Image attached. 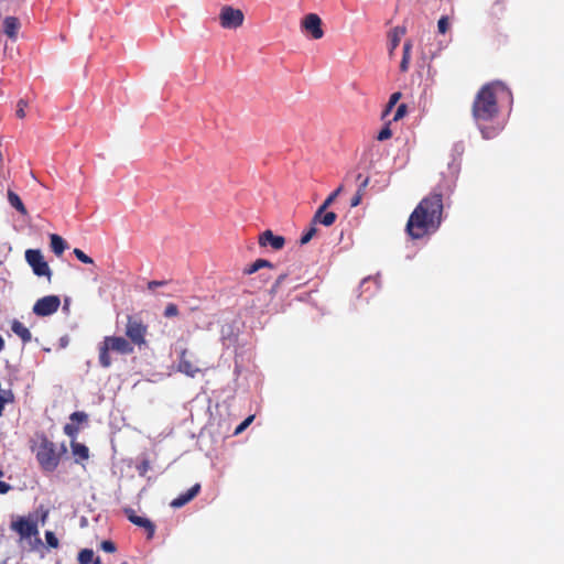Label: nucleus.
I'll list each match as a JSON object with an SVG mask.
<instances>
[{"label": "nucleus", "instance_id": "1", "mask_svg": "<svg viewBox=\"0 0 564 564\" xmlns=\"http://www.w3.org/2000/svg\"><path fill=\"white\" fill-rule=\"evenodd\" d=\"M443 195L433 192L424 197L411 213L405 232L413 239H422L438 230L443 220Z\"/></svg>", "mask_w": 564, "mask_h": 564}, {"label": "nucleus", "instance_id": "2", "mask_svg": "<svg viewBox=\"0 0 564 564\" xmlns=\"http://www.w3.org/2000/svg\"><path fill=\"white\" fill-rule=\"evenodd\" d=\"M506 91L507 88L502 83L491 82L481 86L475 96L471 106V115L480 127L481 134L485 139L494 138L496 132L492 129L482 128L481 124L492 121L498 116V97Z\"/></svg>", "mask_w": 564, "mask_h": 564}, {"label": "nucleus", "instance_id": "3", "mask_svg": "<svg viewBox=\"0 0 564 564\" xmlns=\"http://www.w3.org/2000/svg\"><path fill=\"white\" fill-rule=\"evenodd\" d=\"M99 364L102 368H109L112 364L110 351L120 355H131L134 351L133 345L121 336H106L99 345Z\"/></svg>", "mask_w": 564, "mask_h": 564}, {"label": "nucleus", "instance_id": "4", "mask_svg": "<svg viewBox=\"0 0 564 564\" xmlns=\"http://www.w3.org/2000/svg\"><path fill=\"white\" fill-rule=\"evenodd\" d=\"M66 453V447L63 444L61 448L51 442L48 438L43 437L36 448V459L39 465L44 471H54L61 460V456Z\"/></svg>", "mask_w": 564, "mask_h": 564}, {"label": "nucleus", "instance_id": "5", "mask_svg": "<svg viewBox=\"0 0 564 564\" xmlns=\"http://www.w3.org/2000/svg\"><path fill=\"white\" fill-rule=\"evenodd\" d=\"M124 334L132 345L142 347L147 345L148 325L140 317L128 315Z\"/></svg>", "mask_w": 564, "mask_h": 564}, {"label": "nucleus", "instance_id": "6", "mask_svg": "<svg viewBox=\"0 0 564 564\" xmlns=\"http://www.w3.org/2000/svg\"><path fill=\"white\" fill-rule=\"evenodd\" d=\"M243 12L230 6H224L219 12L220 25L228 30H236L243 23Z\"/></svg>", "mask_w": 564, "mask_h": 564}, {"label": "nucleus", "instance_id": "7", "mask_svg": "<svg viewBox=\"0 0 564 564\" xmlns=\"http://www.w3.org/2000/svg\"><path fill=\"white\" fill-rule=\"evenodd\" d=\"M25 260L32 268L35 275L47 276L48 279L51 278V269L39 249L26 250Z\"/></svg>", "mask_w": 564, "mask_h": 564}, {"label": "nucleus", "instance_id": "8", "mask_svg": "<svg viewBox=\"0 0 564 564\" xmlns=\"http://www.w3.org/2000/svg\"><path fill=\"white\" fill-rule=\"evenodd\" d=\"M59 305L61 300L57 295H46L34 303L32 311L36 316L45 317L56 313Z\"/></svg>", "mask_w": 564, "mask_h": 564}, {"label": "nucleus", "instance_id": "9", "mask_svg": "<svg viewBox=\"0 0 564 564\" xmlns=\"http://www.w3.org/2000/svg\"><path fill=\"white\" fill-rule=\"evenodd\" d=\"M128 520L137 527L144 529L147 532V538L150 540L154 536L155 533V524L148 518L138 516L135 511L131 508H126L123 510Z\"/></svg>", "mask_w": 564, "mask_h": 564}, {"label": "nucleus", "instance_id": "10", "mask_svg": "<svg viewBox=\"0 0 564 564\" xmlns=\"http://www.w3.org/2000/svg\"><path fill=\"white\" fill-rule=\"evenodd\" d=\"M11 529L15 531L22 539L31 538L37 534V523L33 520L19 518L17 521L11 523Z\"/></svg>", "mask_w": 564, "mask_h": 564}, {"label": "nucleus", "instance_id": "11", "mask_svg": "<svg viewBox=\"0 0 564 564\" xmlns=\"http://www.w3.org/2000/svg\"><path fill=\"white\" fill-rule=\"evenodd\" d=\"M301 29L311 35H323L325 31L322 19L315 13H308L302 19Z\"/></svg>", "mask_w": 564, "mask_h": 564}, {"label": "nucleus", "instance_id": "12", "mask_svg": "<svg viewBox=\"0 0 564 564\" xmlns=\"http://www.w3.org/2000/svg\"><path fill=\"white\" fill-rule=\"evenodd\" d=\"M258 242L260 247L270 246L273 250H281L285 246V238L283 236L274 235L272 230L267 229L259 235Z\"/></svg>", "mask_w": 564, "mask_h": 564}, {"label": "nucleus", "instance_id": "13", "mask_svg": "<svg viewBox=\"0 0 564 564\" xmlns=\"http://www.w3.org/2000/svg\"><path fill=\"white\" fill-rule=\"evenodd\" d=\"M187 348L181 349L178 356L177 370L186 375L187 377L194 378L198 372H200V368L197 367L192 360H189L187 358Z\"/></svg>", "mask_w": 564, "mask_h": 564}, {"label": "nucleus", "instance_id": "14", "mask_svg": "<svg viewBox=\"0 0 564 564\" xmlns=\"http://www.w3.org/2000/svg\"><path fill=\"white\" fill-rule=\"evenodd\" d=\"M328 207L321 205L315 212L312 223L313 225H323L325 227L332 226L336 219L337 215L334 212H327Z\"/></svg>", "mask_w": 564, "mask_h": 564}, {"label": "nucleus", "instance_id": "15", "mask_svg": "<svg viewBox=\"0 0 564 564\" xmlns=\"http://www.w3.org/2000/svg\"><path fill=\"white\" fill-rule=\"evenodd\" d=\"M199 491H200V485L195 484L186 492L181 494L177 498L172 500L171 507L181 508V507L185 506L191 500H193L199 494Z\"/></svg>", "mask_w": 564, "mask_h": 564}, {"label": "nucleus", "instance_id": "16", "mask_svg": "<svg viewBox=\"0 0 564 564\" xmlns=\"http://www.w3.org/2000/svg\"><path fill=\"white\" fill-rule=\"evenodd\" d=\"M11 330L21 338L23 344H28L32 340V334L28 327H25L20 321L13 319L11 322Z\"/></svg>", "mask_w": 564, "mask_h": 564}, {"label": "nucleus", "instance_id": "17", "mask_svg": "<svg viewBox=\"0 0 564 564\" xmlns=\"http://www.w3.org/2000/svg\"><path fill=\"white\" fill-rule=\"evenodd\" d=\"M73 455L76 457V463L87 460L89 458V449L86 445L73 441L70 443Z\"/></svg>", "mask_w": 564, "mask_h": 564}, {"label": "nucleus", "instance_id": "18", "mask_svg": "<svg viewBox=\"0 0 564 564\" xmlns=\"http://www.w3.org/2000/svg\"><path fill=\"white\" fill-rule=\"evenodd\" d=\"M51 248L56 256H61L64 252V250L66 249V242L61 236H58L56 234H52L51 235Z\"/></svg>", "mask_w": 564, "mask_h": 564}, {"label": "nucleus", "instance_id": "19", "mask_svg": "<svg viewBox=\"0 0 564 564\" xmlns=\"http://www.w3.org/2000/svg\"><path fill=\"white\" fill-rule=\"evenodd\" d=\"M6 35H14L20 29V21L14 17H8L3 23Z\"/></svg>", "mask_w": 564, "mask_h": 564}, {"label": "nucleus", "instance_id": "20", "mask_svg": "<svg viewBox=\"0 0 564 564\" xmlns=\"http://www.w3.org/2000/svg\"><path fill=\"white\" fill-rule=\"evenodd\" d=\"M411 50H412V42L406 41L403 44V56L402 61L400 63V69L401 72H406L409 69V64L411 59Z\"/></svg>", "mask_w": 564, "mask_h": 564}, {"label": "nucleus", "instance_id": "21", "mask_svg": "<svg viewBox=\"0 0 564 564\" xmlns=\"http://www.w3.org/2000/svg\"><path fill=\"white\" fill-rule=\"evenodd\" d=\"M8 200L10 205L14 207L18 212H20L23 215L26 214V208L17 193H14L13 191H8Z\"/></svg>", "mask_w": 564, "mask_h": 564}, {"label": "nucleus", "instance_id": "22", "mask_svg": "<svg viewBox=\"0 0 564 564\" xmlns=\"http://www.w3.org/2000/svg\"><path fill=\"white\" fill-rule=\"evenodd\" d=\"M316 232H317L316 225H313V223L311 221V227L302 235V237L300 239V243L301 245L308 243L312 240V238L316 235Z\"/></svg>", "mask_w": 564, "mask_h": 564}, {"label": "nucleus", "instance_id": "23", "mask_svg": "<svg viewBox=\"0 0 564 564\" xmlns=\"http://www.w3.org/2000/svg\"><path fill=\"white\" fill-rule=\"evenodd\" d=\"M401 93L397 91V93H393L391 96H390V99L386 106V109L382 113V117L384 118L391 110L392 108L397 105V102L400 100L401 98Z\"/></svg>", "mask_w": 564, "mask_h": 564}, {"label": "nucleus", "instance_id": "24", "mask_svg": "<svg viewBox=\"0 0 564 564\" xmlns=\"http://www.w3.org/2000/svg\"><path fill=\"white\" fill-rule=\"evenodd\" d=\"M94 560V551L90 549H84L78 554V561L80 564H89Z\"/></svg>", "mask_w": 564, "mask_h": 564}, {"label": "nucleus", "instance_id": "25", "mask_svg": "<svg viewBox=\"0 0 564 564\" xmlns=\"http://www.w3.org/2000/svg\"><path fill=\"white\" fill-rule=\"evenodd\" d=\"M343 185L338 186L333 193H330L327 198L323 202V206L329 207L335 199L339 196V194L343 192Z\"/></svg>", "mask_w": 564, "mask_h": 564}, {"label": "nucleus", "instance_id": "26", "mask_svg": "<svg viewBox=\"0 0 564 564\" xmlns=\"http://www.w3.org/2000/svg\"><path fill=\"white\" fill-rule=\"evenodd\" d=\"M164 317L172 318L178 315V307L174 303H169L163 312Z\"/></svg>", "mask_w": 564, "mask_h": 564}, {"label": "nucleus", "instance_id": "27", "mask_svg": "<svg viewBox=\"0 0 564 564\" xmlns=\"http://www.w3.org/2000/svg\"><path fill=\"white\" fill-rule=\"evenodd\" d=\"M254 420V415H249L248 417H246L236 429H235V432H234V435H239L241 434L251 423L252 421Z\"/></svg>", "mask_w": 564, "mask_h": 564}, {"label": "nucleus", "instance_id": "28", "mask_svg": "<svg viewBox=\"0 0 564 564\" xmlns=\"http://www.w3.org/2000/svg\"><path fill=\"white\" fill-rule=\"evenodd\" d=\"M74 254L75 257L83 263H86V264H93L94 263V260L87 256L83 250L78 249V248H75L74 249Z\"/></svg>", "mask_w": 564, "mask_h": 564}, {"label": "nucleus", "instance_id": "29", "mask_svg": "<svg viewBox=\"0 0 564 564\" xmlns=\"http://www.w3.org/2000/svg\"><path fill=\"white\" fill-rule=\"evenodd\" d=\"M45 540H46V543H47V545L50 547L57 549L58 545H59L58 539L56 538V535L52 531H46L45 532Z\"/></svg>", "mask_w": 564, "mask_h": 564}, {"label": "nucleus", "instance_id": "30", "mask_svg": "<svg viewBox=\"0 0 564 564\" xmlns=\"http://www.w3.org/2000/svg\"><path fill=\"white\" fill-rule=\"evenodd\" d=\"M390 122L387 123L381 130L380 132L378 133L377 135V140L378 141H386L388 139H390L392 137V131L390 129Z\"/></svg>", "mask_w": 564, "mask_h": 564}, {"label": "nucleus", "instance_id": "31", "mask_svg": "<svg viewBox=\"0 0 564 564\" xmlns=\"http://www.w3.org/2000/svg\"><path fill=\"white\" fill-rule=\"evenodd\" d=\"M28 107V101L24 100V99H20L17 104V110H15V116L19 118V119H23L25 118V108Z\"/></svg>", "mask_w": 564, "mask_h": 564}, {"label": "nucleus", "instance_id": "32", "mask_svg": "<svg viewBox=\"0 0 564 564\" xmlns=\"http://www.w3.org/2000/svg\"><path fill=\"white\" fill-rule=\"evenodd\" d=\"M79 432V427L78 425L74 424V423H67L65 426H64V433L72 437V438H75L76 435L78 434Z\"/></svg>", "mask_w": 564, "mask_h": 564}, {"label": "nucleus", "instance_id": "33", "mask_svg": "<svg viewBox=\"0 0 564 564\" xmlns=\"http://www.w3.org/2000/svg\"><path fill=\"white\" fill-rule=\"evenodd\" d=\"M70 421L75 424V423H83V422H86L88 416L85 412H74L70 414L69 416Z\"/></svg>", "mask_w": 564, "mask_h": 564}, {"label": "nucleus", "instance_id": "34", "mask_svg": "<svg viewBox=\"0 0 564 564\" xmlns=\"http://www.w3.org/2000/svg\"><path fill=\"white\" fill-rule=\"evenodd\" d=\"M437 29L441 34H444L449 30V21L447 17H442L438 20Z\"/></svg>", "mask_w": 564, "mask_h": 564}, {"label": "nucleus", "instance_id": "35", "mask_svg": "<svg viewBox=\"0 0 564 564\" xmlns=\"http://www.w3.org/2000/svg\"><path fill=\"white\" fill-rule=\"evenodd\" d=\"M11 397H12L11 391H3V393L0 394V416L3 413L6 403H8L11 400L10 399Z\"/></svg>", "mask_w": 564, "mask_h": 564}, {"label": "nucleus", "instance_id": "36", "mask_svg": "<svg viewBox=\"0 0 564 564\" xmlns=\"http://www.w3.org/2000/svg\"><path fill=\"white\" fill-rule=\"evenodd\" d=\"M406 111H408V107L405 104L399 105V107L397 108V111L394 112L392 120L398 121V120L402 119L405 116Z\"/></svg>", "mask_w": 564, "mask_h": 564}, {"label": "nucleus", "instance_id": "37", "mask_svg": "<svg viewBox=\"0 0 564 564\" xmlns=\"http://www.w3.org/2000/svg\"><path fill=\"white\" fill-rule=\"evenodd\" d=\"M362 175L359 173L357 175V181H360L359 185H358V189H357V193H361L362 195H365V191L369 184V177L366 176L365 178H362Z\"/></svg>", "mask_w": 564, "mask_h": 564}, {"label": "nucleus", "instance_id": "38", "mask_svg": "<svg viewBox=\"0 0 564 564\" xmlns=\"http://www.w3.org/2000/svg\"><path fill=\"white\" fill-rule=\"evenodd\" d=\"M286 276L288 275L285 273L278 276V279L273 283L272 288L270 289L271 295H274L278 292L279 286L283 283V281L286 279Z\"/></svg>", "mask_w": 564, "mask_h": 564}, {"label": "nucleus", "instance_id": "39", "mask_svg": "<svg viewBox=\"0 0 564 564\" xmlns=\"http://www.w3.org/2000/svg\"><path fill=\"white\" fill-rule=\"evenodd\" d=\"M254 264H256L258 271L260 269H263V268H269V269H273L274 268V264L272 262H270L269 260H265V259H257L254 261Z\"/></svg>", "mask_w": 564, "mask_h": 564}, {"label": "nucleus", "instance_id": "40", "mask_svg": "<svg viewBox=\"0 0 564 564\" xmlns=\"http://www.w3.org/2000/svg\"><path fill=\"white\" fill-rule=\"evenodd\" d=\"M100 547L102 551L108 553H113L116 551V545L112 541L105 540L101 542Z\"/></svg>", "mask_w": 564, "mask_h": 564}, {"label": "nucleus", "instance_id": "41", "mask_svg": "<svg viewBox=\"0 0 564 564\" xmlns=\"http://www.w3.org/2000/svg\"><path fill=\"white\" fill-rule=\"evenodd\" d=\"M364 198V195L361 193H357L352 196L351 200H350V207H357L358 205L361 204V200Z\"/></svg>", "mask_w": 564, "mask_h": 564}, {"label": "nucleus", "instance_id": "42", "mask_svg": "<svg viewBox=\"0 0 564 564\" xmlns=\"http://www.w3.org/2000/svg\"><path fill=\"white\" fill-rule=\"evenodd\" d=\"M166 284H167V281H156V280H153V281L148 282V289L150 291H154L156 288L163 286V285H166Z\"/></svg>", "mask_w": 564, "mask_h": 564}, {"label": "nucleus", "instance_id": "43", "mask_svg": "<svg viewBox=\"0 0 564 564\" xmlns=\"http://www.w3.org/2000/svg\"><path fill=\"white\" fill-rule=\"evenodd\" d=\"M2 476H3V471H2V469H0V477H2ZM10 489H11V486L8 482L0 480V495L7 494Z\"/></svg>", "mask_w": 564, "mask_h": 564}, {"label": "nucleus", "instance_id": "44", "mask_svg": "<svg viewBox=\"0 0 564 564\" xmlns=\"http://www.w3.org/2000/svg\"><path fill=\"white\" fill-rule=\"evenodd\" d=\"M257 271H258V269H257V267H256V264L253 262V263L247 265L246 268H243L242 272L246 275H251V274L256 273Z\"/></svg>", "mask_w": 564, "mask_h": 564}, {"label": "nucleus", "instance_id": "45", "mask_svg": "<svg viewBox=\"0 0 564 564\" xmlns=\"http://www.w3.org/2000/svg\"><path fill=\"white\" fill-rule=\"evenodd\" d=\"M14 42H15V37H9V41H6V43H4V52L6 53L8 51L11 52L13 50Z\"/></svg>", "mask_w": 564, "mask_h": 564}, {"label": "nucleus", "instance_id": "46", "mask_svg": "<svg viewBox=\"0 0 564 564\" xmlns=\"http://www.w3.org/2000/svg\"><path fill=\"white\" fill-rule=\"evenodd\" d=\"M400 44V37H392L391 44H390V53H392Z\"/></svg>", "mask_w": 564, "mask_h": 564}, {"label": "nucleus", "instance_id": "47", "mask_svg": "<svg viewBox=\"0 0 564 564\" xmlns=\"http://www.w3.org/2000/svg\"><path fill=\"white\" fill-rule=\"evenodd\" d=\"M141 475H143L149 469V462L144 460L138 467Z\"/></svg>", "mask_w": 564, "mask_h": 564}, {"label": "nucleus", "instance_id": "48", "mask_svg": "<svg viewBox=\"0 0 564 564\" xmlns=\"http://www.w3.org/2000/svg\"><path fill=\"white\" fill-rule=\"evenodd\" d=\"M47 514H48V511L47 510H44L43 511V514H42V522H45L46 518H47Z\"/></svg>", "mask_w": 564, "mask_h": 564}, {"label": "nucleus", "instance_id": "49", "mask_svg": "<svg viewBox=\"0 0 564 564\" xmlns=\"http://www.w3.org/2000/svg\"><path fill=\"white\" fill-rule=\"evenodd\" d=\"M93 562H94V564H100V558L99 557L94 558Z\"/></svg>", "mask_w": 564, "mask_h": 564}, {"label": "nucleus", "instance_id": "50", "mask_svg": "<svg viewBox=\"0 0 564 564\" xmlns=\"http://www.w3.org/2000/svg\"><path fill=\"white\" fill-rule=\"evenodd\" d=\"M405 32H406V30H405L404 28H402V29L400 30V33H405Z\"/></svg>", "mask_w": 564, "mask_h": 564}]
</instances>
